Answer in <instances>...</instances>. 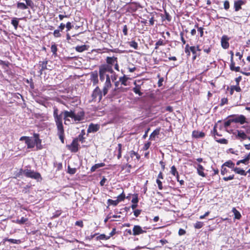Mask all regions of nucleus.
<instances>
[{
    "instance_id": "obj_1",
    "label": "nucleus",
    "mask_w": 250,
    "mask_h": 250,
    "mask_svg": "<svg viewBox=\"0 0 250 250\" xmlns=\"http://www.w3.org/2000/svg\"><path fill=\"white\" fill-rule=\"evenodd\" d=\"M53 115L57 125H62V120L65 125L69 124H78L83 123L84 120L85 113L82 110L79 111L64 110L60 114L58 109L54 108Z\"/></svg>"
},
{
    "instance_id": "obj_2",
    "label": "nucleus",
    "mask_w": 250,
    "mask_h": 250,
    "mask_svg": "<svg viewBox=\"0 0 250 250\" xmlns=\"http://www.w3.org/2000/svg\"><path fill=\"white\" fill-rule=\"evenodd\" d=\"M246 122L245 117L241 115L230 117L226 122H225L224 125H230L232 123L243 124Z\"/></svg>"
},
{
    "instance_id": "obj_3",
    "label": "nucleus",
    "mask_w": 250,
    "mask_h": 250,
    "mask_svg": "<svg viewBox=\"0 0 250 250\" xmlns=\"http://www.w3.org/2000/svg\"><path fill=\"white\" fill-rule=\"evenodd\" d=\"M227 126H214L213 130L212 131L214 138L215 137H221L225 132Z\"/></svg>"
},
{
    "instance_id": "obj_4",
    "label": "nucleus",
    "mask_w": 250,
    "mask_h": 250,
    "mask_svg": "<svg viewBox=\"0 0 250 250\" xmlns=\"http://www.w3.org/2000/svg\"><path fill=\"white\" fill-rule=\"evenodd\" d=\"M24 175L28 178L34 179H38L41 178V175L39 172H35L31 169H24Z\"/></svg>"
},
{
    "instance_id": "obj_5",
    "label": "nucleus",
    "mask_w": 250,
    "mask_h": 250,
    "mask_svg": "<svg viewBox=\"0 0 250 250\" xmlns=\"http://www.w3.org/2000/svg\"><path fill=\"white\" fill-rule=\"evenodd\" d=\"M66 147L71 152H77L79 150V145L77 142V139H74L71 144L67 145Z\"/></svg>"
},
{
    "instance_id": "obj_6",
    "label": "nucleus",
    "mask_w": 250,
    "mask_h": 250,
    "mask_svg": "<svg viewBox=\"0 0 250 250\" xmlns=\"http://www.w3.org/2000/svg\"><path fill=\"white\" fill-rule=\"evenodd\" d=\"M111 83L110 81V78L109 75H106V81L103 87L102 92L103 96H105L108 93V90L111 87Z\"/></svg>"
},
{
    "instance_id": "obj_7",
    "label": "nucleus",
    "mask_w": 250,
    "mask_h": 250,
    "mask_svg": "<svg viewBox=\"0 0 250 250\" xmlns=\"http://www.w3.org/2000/svg\"><path fill=\"white\" fill-rule=\"evenodd\" d=\"M103 94L99 86H97L93 90L92 94V100L96 101L98 99L99 101H100L103 97Z\"/></svg>"
},
{
    "instance_id": "obj_8",
    "label": "nucleus",
    "mask_w": 250,
    "mask_h": 250,
    "mask_svg": "<svg viewBox=\"0 0 250 250\" xmlns=\"http://www.w3.org/2000/svg\"><path fill=\"white\" fill-rule=\"evenodd\" d=\"M20 140L25 141L28 148H32L35 146L34 139H33L32 137L22 136L20 138Z\"/></svg>"
},
{
    "instance_id": "obj_9",
    "label": "nucleus",
    "mask_w": 250,
    "mask_h": 250,
    "mask_svg": "<svg viewBox=\"0 0 250 250\" xmlns=\"http://www.w3.org/2000/svg\"><path fill=\"white\" fill-rule=\"evenodd\" d=\"M146 231L143 230L142 228L139 225H135L132 229L133 236L139 235L141 234L146 233Z\"/></svg>"
},
{
    "instance_id": "obj_10",
    "label": "nucleus",
    "mask_w": 250,
    "mask_h": 250,
    "mask_svg": "<svg viewBox=\"0 0 250 250\" xmlns=\"http://www.w3.org/2000/svg\"><path fill=\"white\" fill-rule=\"evenodd\" d=\"M35 145L36 146L37 150H41L43 147L42 145V140L40 139L39 135L37 133L34 134Z\"/></svg>"
},
{
    "instance_id": "obj_11",
    "label": "nucleus",
    "mask_w": 250,
    "mask_h": 250,
    "mask_svg": "<svg viewBox=\"0 0 250 250\" xmlns=\"http://www.w3.org/2000/svg\"><path fill=\"white\" fill-rule=\"evenodd\" d=\"M234 134L235 135L236 138L241 141L245 140L248 138L247 134L242 130H236V131L234 133Z\"/></svg>"
},
{
    "instance_id": "obj_12",
    "label": "nucleus",
    "mask_w": 250,
    "mask_h": 250,
    "mask_svg": "<svg viewBox=\"0 0 250 250\" xmlns=\"http://www.w3.org/2000/svg\"><path fill=\"white\" fill-rule=\"evenodd\" d=\"M99 71L105 73L107 72L111 73L113 72L112 66L106 64L101 65L99 67Z\"/></svg>"
},
{
    "instance_id": "obj_13",
    "label": "nucleus",
    "mask_w": 250,
    "mask_h": 250,
    "mask_svg": "<svg viewBox=\"0 0 250 250\" xmlns=\"http://www.w3.org/2000/svg\"><path fill=\"white\" fill-rule=\"evenodd\" d=\"M58 126V133L60 139L62 143H64V132L63 126Z\"/></svg>"
},
{
    "instance_id": "obj_14",
    "label": "nucleus",
    "mask_w": 250,
    "mask_h": 250,
    "mask_svg": "<svg viewBox=\"0 0 250 250\" xmlns=\"http://www.w3.org/2000/svg\"><path fill=\"white\" fill-rule=\"evenodd\" d=\"M90 80L92 82L93 85L97 84L98 82V75L97 71H94L90 74Z\"/></svg>"
},
{
    "instance_id": "obj_15",
    "label": "nucleus",
    "mask_w": 250,
    "mask_h": 250,
    "mask_svg": "<svg viewBox=\"0 0 250 250\" xmlns=\"http://www.w3.org/2000/svg\"><path fill=\"white\" fill-rule=\"evenodd\" d=\"M192 136L193 138L198 139L203 138L205 136V134L202 131H199L198 130H194L192 131Z\"/></svg>"
},
{
    "instance_id": "obj_16",
    "label": "nucleus",
    "mask_w": 250,
    "mask_h": 250,
    "mask_svg": "<svg viewBox=\"0 0 250 250\" xmlns=\"http://www.w3.org/2000/svg\"><path fill=\"white\" fill-rule=\"evenodd\" d=\"M229 38L227 36H223L221 39V45L224 49H227L229 47L228 42Z\"/></svg>"
},
{
    "instance_id": "obj_17",
    "label": "nucleus",
    "mask_w": 250,
    "mask_h": 250,
    "mask_svg": "<svg viewBox=\"0 0 250 250\" xmlns=\"http://www.w3.org/2000/svg\"><path fill=\"white\" fill-rule=\"evenodd\" d=\"M106 64L111 65L112 66L114 63L117 62V58L115 57H107L106 59Z\"/></svg>"
},
{
    "instance_id": "obj_18",
    "label": "nucleus",
    "mask_w": 250,
    "mask_h": 250,
    "mask_svg": "<svg viewBox=\"0 0 250 250\" xmlns=\"http://www.w3.org/2000/svg\"><path fill=\"white\" fill-rule=\"evenodd\" d=\"M204 169H205L204 167L201 165L198 164L197 165V173L199 175H200L203 177H206V175L204 172Z\"/></svg>"
},
{
    "instance_id": "obj_19",
    "label": "nucleus",
    "mask_w": 250,
    "mask_h": 250,
    "mask_svg": "<svg viewBox=\"0 0 250 250\" xmlns=\"http://www.w3.org/2000/svg\"><path fill=\"white\" fill-rule=\"evenodd\" d=\"M244 2L241 0L235 1L234 3V7L235 11H238L241 9V6L244 4Z\"/></svg>"
},
{
    "instance_id": "obj_20",
    "label": "nucleus",
    "mask_w": 250,
    "mask_h": 250,
    "mask_svg": "<svg viewBox=\"0 0 250 250\" xmlns=\"http://www.w3.org/2000/svg\"><path fill=\"white\" fill-rule=\"evenodd\" d=\"M132 167V166L129 164H126L125 165H124L122 166L121 168L122 170L124 169L125 170V173L129 174L130 173L131 169Z\"/></svg>"
},
{
    "instance_id": "obj_21",
    "label": "nucleus",
    "mask_w": 250,
    "mask_h": 250,
    "mask_svg": "<svg viewBox=\"0 0 250 250\" xmlns=\"http://www.w3.org/2000/svg\"><path fill=\"white\" fill-rule=\"evenodd\" d=\"M104 166H105V164L104 163L96 164L91 167L90 171L91 172H93L95 171L97 169L102 167H103Z\"/></svg>"
},
{
    "instance_id": "obj_22",
    "label": "nucleus",
    "mask_w": 250,
    "mask_h": 250,
    "mask_svg": "<svg viewBox=\"0 0 250 250\" xmlns=\"http://www.w3.org/2000/svg\"><path fill=\"white\" fill-rule=\"evenodd\" d=\"M233 171L236 174H240V175H243V176L247 175V172H246L244 169H243L240 167H235V168H234Z\"/></svg>"
},
{
    "instance_id": "obj_23",
    "label": "nucleus",
    "mask_w": 250,
    "mask_h": 250,
    "mask_svg": "<svg viewBox=\"0 0 250 250\" xmlns=\"http://www.w3.org/2000/svg\"><path fill=\"white\" fill-rule=\"evenodd\" d=\"M134 84L135 85V87L133 88V92L136 94H138L139 96H142L143 95V93L140 91L141 85H137L136 82H134Z\"/></svg>"
},
{
    "instance_id": "obj_24",
    "label": "nucleus",
    "mask_w": 250,
    "mask_h": 250,
    "mask_svg": "<svg viewBox=\"0 0 250 250\" xmlns=\"http://www.w3.org/2000/svg\"><path fill=\"white\" fill-rule=\"evenodd\" d=\"M29 7V5H27V3H24L21 2H18L17 3V7L21 10H25Z\"/></svg>"
},
{
    "instance_id": "obj_25",
    "label": "nucleus",
    "mask_w": 250,
    "mask_h": 250,
    "mask_svg": "<svg viewBox=\"0 0 250 250\" xmlns=\"http://www.w3.org/2000/svg\"><path fill=\"white\" fill-rule=\"evenodd\" d=\"M223 166H225L228 167L229 168H232V170H234V168H235L234 167L235 164L231 160H229L225 162L223 164Z\"/></svg>"
},
{
    "instance_id": "obj_26",
    "label": "nucleus",
    "mask_w": 250,
    "mask_h": 250,
    "mask_svg": "<svg viewBox=\"0 0 250 250\" xmlns=\"http://www.w3.org/2000/svg\"><path fill=\"white\" fill-rule=\"evenodd\" d=\"M28 221V218L22 217L20 219H17L16 220H13V222L19 225H22L25 224Z\"/></svg>"
},
{
    "instance_id": "obj_27",
    "label": "nucleus",
    "mask_w": 250,
    "mask_h": 250,
    "mask_svg": "<svg viewBox=\"0 0 250 250\" xmlns=\"http://www.w3.org/2000/svg\"><path fill=\"white\" fill-rule=\"evenodd\" d=\"M21 19H18L17 18H13L11 20V24L13 25L15 29L17 30L18 28V26L19 25V20H21Z\"/></svg>"
},
{
    "instance_id": "obj_28",
    "label": "nucleus",
    "mask_w": 250,
    "mask_h": 250,
    "mask_svg": "<svg viewBox=\"0 0 250 250\" xmlns=\"http://www.w3.org/2000/svg\"><path fill=\"white\" fill-rule=\"evenodd\" d=\"M160 132V128H157L154 130L150 134L149 139L155 140V137L159 135Z\"/></svg>"
},
{
    "instance_id": "obj_29",
    "label": "nucleus",
    "mask_w": 250,
    "mask_h": 250,
    "mask_svg": "<svg viewBox=\"0 0 250 250\" xmlns=\"http://www.w3.org/2000/svg\"><path fill=\"white\" fill-rule=\"evenodd\" d=\"M232 211L233 212L234 215V219H240L241 218V215L240 212L237 210L235 208H233Z\"/></svg>"
},
{
    "instance_id": "obj_30",
    "label": "nucleus",
    "mask_w": 250,
    "mask_h": 250,
    "mask_svg": "<svg viewBox=\"0 0 250 250\" xmlns=\"http://www.w3.org/2000/svg\"><path fill=\"white\" fill-rule=\"evenodd\" d=\"M129 154L131 158H133L134 156H135L137 161H139L140 159V155L137 152H135L134 150H131L129 151Z\"/></svg>"
},
{
    "instance_id": "obj_31",
    "label": "nucleus",
    "mask_w": 250,
    "mask_h": 250,
    "mask_svg": "<svg viewBox=\"0 0 250 250\" xmlns=\"http://www.w3.org/2000/svg\"><path fill=\"white\" fill-rule=\"evenodd\" d=\"M75 49L79 52H82L85 50H87V47L86 45H83L81 46H77L76 47Z\"/></svg>"
},
{
    "instance_id": "obj_32",
    "label": "nucleus",
    "mask_w": 250,
    "mask_h": 250,
    "mask_svg": "<svg viewBox=\"0 0 250 250\" xmlns=\"http://www.w3.org/2000/svg\"><path fill=\"white\" fill-rule=\"evenodd\" d=\"M122 145L121 144H118V146L117 147L118 154H117V159H120L122 157Z\"/></svg>"
},
{
    "instance_id": "obj_33",
    "label": "nucleus",
    "mask_w": 250,
    "mask_h": 250,
    "mask_svg": "<svg viewBox=\"0 0 250 250\" xmlns=\"http://www.w3.org/2000/svg\"><path fill=\"white\" fill-rule=\"evenodd\" d=\"M99 129V126H89L87 129V132H95Z\"/></svg>"
},
{
    "instance_id": "obj_34",
    "label": "nucleus",
    "mask_w": 250,
    "mask_h": 250,
    "mask_svg": "<svg viewBox=\"0 0 250 250\" xmlns=\"http://www.w3.org/2000/svg\"><path fill=\"white\" fill-rule=\"evenodd\" d=\"M215 141L218 142V143L221 144H225L227 145L228 144V140L225 139V138H218L217 137H215L214 138Z\"/></svg>"
},
{
    "instance_id": "obj_35",
    "label": "nucleus",
    "mask_w": 250,
    "mask_h": 250,
    "mask_svg": "<svg viewBox=\"0 0 250 250\" xmlns=\"http://www.w3.org/2000/svg\"><path fill=\"white\" fill-rule=\"evenodd\" d=\"M234 62H231V63L230 65V69L232 71H235L236 72H239L240 70V67L239 66H234Z\"/></svg>"
},
{
    "instance_id": "obj_36",
    "label": "nucleus",
    "mask_w": 250,
    "mask_h": 250,
    "mask_svg": "<svg viewBox=\"0 0 250 250\" xmlns=\"http://www.w3.org/2000/svg\"><path fill=\"white\" fill-rule=\"evenodd\" d=\"M4 241H8L13 244H20L21 243V241L20 239H9L8 238H6L4 239Z\"/></svg>"
},
{
    "instance_id": "obj_37",
    "label": "nucleus",
    "mask_w": 250,
    "mask_h": 250,
    "mask_svg": "<svg viewBox=\"0 0 250 250\" xmlns=\"http://www.w3.org/2000/svg\"><path fill=\"white\" fill-rule=\"evenodd\" d=\"M119 202L117 200H113L112 199H109L107 200V203L108 206L113 205L114 206H116L118 204Z\"/></svg>"
},
{
    "instance_id": "obj_38",
    "label": "nucleus",
    "mask_w": 250,
    "mask_h": 250,
    "mask_svg": "<svg viewBox=\"0 0 250 250\" xmlns=\"http://www.w3.org/2000/svg\"><path fill=\"white\" fill-rule=\"evenodd\" d=\"M204 226V223L201 221H197L194 224V227L196 229H200L202 228Z\"/></svg>"
},
{
    "instance_id": "obj_39",
    "label": "nucleus",
    "mask_w": 250,
    "mask_h": 250,
    "mask_svg": "<svg viewBox=\"0 0 250 250\" xmlns=\"http://www.w3.org/2000/svg\"><path fill=\"white\" fill-rule=\"evenodd\" d=\"M190 51L192 53L193 56L192 58L193 60H195L196 58L197 55H196V50L195 46H190L189 47Z\"/></svg>"
},
{
    "instance_id": "obj_40",
    "label": "nucleus",
    "mask_w": 250,
    "mask_h": 250,
    "mask_svg": "<svg viewBox=\"0 0 250 250\" xmlns=\"http://www.w3.org/2000/svg\"><path fill=\"white\" fill-rule=\"evenodd\" d=\"M125 199V195L124 191L122 192L119 195L117 196V200L119 202H120L121 201H123Z\"/></svg>"
},
{
    "instance_id": "obj_41",
    "label": "nucleus",
    "mask_w": 250,
    "mask_h": 250,
    "mask_svg": "<svg viewBox=\"0 0 250 250\" xmlns=\"http://www.w3.org/2000/svg\"><path fill=\"white\" fill-rule=\"evenodd\" d=\"M108 239H109V237H108L107 235H105L104 234H100L96 238V240L97 241L101 240H108Z\"/></svg>"
},
{
    "instance_id": "obj_42",
    "label": "nucleus",
    "mask_w": 250,
    "mask_h": 250,
    "mask_svg": "<svg viewBox=\"0 0 250 250\" xmlns=\"http://www.w3.org/2000/svg\"><path fill=\"white\" fill-rule=\"evenodd\" d=\"M41 64L40 65L42 66V68L40 70V74H42V71L46 69V64H47V61H43L42 62H40Z\"/></svg>"
},
{
    "instance_id": "obj_43",
    "label": "nucleus",
    "mask_w": 250,
    "mask_h": 250,
    "mask_svg": "<svg viewBox=\"0 0 250 250\" xmlns=\"http://www.w3.org/2000/svg\"><path fill=\"white\" fill-rule=\"evenodd\" d=\"M138 194L137 193L133 194V197L131 200V202L134 204H138Z\"/></svg>"
},
{
    "instance_id": "obj_44",
    "label": "nucleus",
    "mask_w": 250,
    "mask_h": 250,
    "mask_svg": "<svg viewBox=\"0 0 250 250\" xmlns=\"http://www.w3.org/2000/svg\"><path fill=\"white\" fill-rule=\"evenodd\" d=\"M127 79H128V78L127 77H126L125 76H124L122 77H120L119 78V81L121 82L122 84L126 86V85H127L126 82H127Z\"/></svg>"
},
{
    "instance_id": "obj_45",
    "label": "nucleus",
    "mask_w": 250,
    "mask_h": 250,
    "mask_svg": "<svg viewBox=\"0 0 250 250\" xmlns=\"http://www.w3.org/2000/svg\"><path fill=\"white\" fill-rule=\"evenodd\" d=\"M170 173L173 176H175L178 173V172L177 171L176 167L175 166H173L171 167Z\"/></svg>"
},
{
    "instance_id": "obj_46",
    "label": "nucleus",
    "mask_w": 250,
    "mask_h": 250,
    "mask_svg": "<svg viewBox=\"0 0 250 250\" xmlns=\"http://www.w3.org/2000/svg\"><path fill=\"white\" fill-rule=\"evenodd\" d=\"M250 160V152L245 156V158L243 159L244 162V164L248 165L249 163Z\"/></svg>"
},
{
    "instance_id": "obj_47",
    "label": "nucleus",
    "mask_w": 250,
    "mask_h": 250,
    "mask_svg": "<svg viewBox=\"0 0 250 250\" xmlns=\"http://www.w3.org/2000/svg\"><path fill=\"white\" fill-rule=\"evenodd\" d=\"M51 50L52 52L53 53V54L55 56H56L57 51L58 49L57 45L55 44H53L51 45Z\"/></svg>"
},
{
    "instance_id": "obj_48",
    "label": "nucleus",
    "mask_w": 250,
    "mask_h": 250,
    "mask_svg": "<svg viewBox=\"0 0 250 250\" xmlns=\"http://www.w3.org/2000/svg\"><path fill=\"white\" fill-rule=\"evenodd\" d=\"M164 45L163 40L160 39L157 42H156V43H155V49H158L159 48V46L160 45Z\"/></svg>"
},
{
    "instance_id": "obj_49",
    "label": "nucleus",
    "mask_w": 250,
    "mask_h": 250,
    "mask_svg": "<svg viewBox=\"0 0 250 250\" xmlns=\"http://www.w3.org/2000/svg\"><path fill=\"white\" fill-rule=\"evenodd\" d=\"M75 139H77V142L79 141L81 142L82 143H83L85 142V138L84 136H83L82 135H79Z\"/></svg>"
},
{
    "instance_id": "obj_50",
    "label": "nucleus",
    "mask_w": 250,
    "mask_h": 250,
    "mask_svg": "<svg viewBox=\"0 0 250 250\" xmlns=\"http://www.w3.org/2000/svg\"><path fill=\"white\" fill-rule=\"evenodd\" d=\"M129 45L133 48L137 49L138 48V43L134 41H131L129 42Z\"/></svg>"
},
{
    "instance_id": "obj_51",
    "label": "nucleus",
    "mask_w": 250,
    "mask_h": 250,
    "mask_svg": "<svg viewBox=\"0 0 250 250\" xmlns=\"http://www.w3.org/2000/svg\"><path fill=\"white\" fill-rule=\"evenodd\" d=\"M77 169L76 168H71L70 166L68 167V173L70 174H74L76 172Z\"/></svg>"
},
{
    "instance_id": "obj_52",
    "label": "nucleus",
    "mask_w": 250,
    "mask_h": 250,
    "mask_svg": "<svg viewBox=\"0 0 250 250\" xmlns=\"http://www.w3.org/2000/svg\"><path fill=\"white\" fill-rule=\"evenodd\" d=\"M156 182L158 185L159 189L162 190L163 189L162 182L159 179H156Z\"/></svg>"
},
{
    "instance_id": "obj_53",
    "label": "nucleus",
    "mask_w": 250,
    "mask_h": 250,
    "mask_svg": "<svg viewBox=\"0 0 250 250\" xmlns=\"http://www.w3.org/2000/svg\"><path fill=\"white\" fill-rule=\"evenodd\" d=\"M107 74H106L105 73H103L100 71H99V76H100V79L101 81H104L105 78V77H106V75Z\"/></svg>"
},
{
    "instance_id": "obj_54",
    "label": "nucleus",
    "mask_w": 250,
    "mask_h": 250,
    "mask_svg": "<svg viewBox=\"0 0 250 250\" xmlns=\"http://www.w3.org/2000/svg\"><path fill=\"white\" fill-rule=\"evenodd\" d=\"M151 144V143L150 142H147L146 143L143 147V150L144 151L147 150L149 148Z\"/></svg>"
},
{
    "instance_id": "obj_55",
    "label": "nucleus",
    "mask_w": 250,
    "mask_h": 250,
    "mask_svg": "<svg viewBox=\"0 0 250 250\" xmlns=\"http://www.w3.org/2000/svg\"><path fill=\"white\" fill-rule=\"evenodd\" d=\"M228 172V170L225 166H223V165L221 166V174L223 175H225Z\"/></svg>"
},
{
    "instance_id": "obj_56",
    "label": "nucleus",
    "mask_w": 250,
    "mask_h": 250,
    "mask_svg": "<svg viewBox=\"0 0 250 250\" xmlns=\"http://www.w3.org/2000/svg\"><path fill=\"white\" fill-rule=\"evenodd\" d=\"M224 8L225 10H228L229 8V2L228 0H225L224 2Z\"/></svg>"
},
{
    "instance_id": "obj_57",
    "label": "nucleus",
    "mask_w": 250,
    "mask_h": 250,
    "mask_svg": "<svg viewBox=\"0 0 250 250\" xmlns=\"http://www.w3.org/2000/svg\"><path fill=\"white\" fill-rule=\"evenodd\" d=\"M53 35L55 37H60L61 36V34L60 33L59 29L55 30L53 33Z\"/></svg>"
},
{
    "instance_id": "obj_58",
    "label": "nucleus",
    "mask_w": 250,
    "mask_h": 250,
    "mask_svg": "<svg viewBox=\"0 0 250 250\" xmlns=\"http://www.w3.org/2000/svg\"><path fill=\"white\" fill-rule=\"evenodd\" d=\"M234 178V175H229L228 177H223V179L225 181H228L233 179Z\"/></svg>"
},
{
    "instance_id": "obj_59",
    "label": "nucleus",
    "mask_w": 250,
    "mask_h": 250,
    "mask_svg": "<svg viewBox=\"0 0 250 250\" xmlns=\"http://www.w3.org/2000/svg\"><path fill=\"white\" fill-rule=\"evenodd\" d=\"M141 211H142V210H141V209H137L134 210L133 211L134 216L136 217H138L140 215V214H141Z\"/></svg>"
},
{
    "instance_id": "obj_60",
    "label": "nucleus",
    "mask_w": 250,
    "mask_h": 250,
    "mask_svg": "<svg viewBox=\"0 0 250 250\" xmlns=\"http://www.w3.org/2000/svg\"><path fill=\"white\" fill-rule=\"evenodd\" d=\"M75 225L79 226L81 228L83 227V223L82 220L77 221L75 222Z\"/></svg>"
},
{
    "instance_id": "obj_61",
    "label": "nucleus",
    "mask_w": 250,
    "mask_h": 250,
    "mask_svg": "<svg viewBox=\"0 0 250 250\" xmlns=\"http://www.w3.org/2000/svg\"><path fill=\"white\" fill-rule=\"evenodd\" d=\"M232 90H235L237 92H240L241 89L238 85L231 86Z\"/></svg>"
},
{
    "instance_id": "obj_62",
    "label": "nucleus",
    "mask_w": 250,
    "mask_h": 250,
    "mask_svg": "<svg viewBox=\"0 0 250 250\" xmlns=\"http://www.w3.org/2000/svg\"><path fill=\"white\" fill-rule=\"evenodd\" d=\"M23 174L24 175V170L21 168L20 169L19 171L17 173L16 176L19 177Z\"/></svg>"
},
{
    "instance_id": "obj_63",
    "label": "nucleus",
    "mask_w": 250,
    "mask_h": 250,
    "mask_svg": "<svg viewBox=\"0 0 250 250\" xmlns=\"http://www.w3.org/2000/svg\"><path fill=\"white\" fill-rule=\"evenodd\" d=\"M186 233V231L185 229H180L178 231V234L180 236L185 235Z\"/></svg>"
},
{
    "instance_id": "obj_64",
    "label": "nucleus",
    "mask_w": 250,
    "mask_h": 250,
    "mask_svg": "<svg viewBox=\"0 0 250 250\" xmlns=\"http://www.w3.org/2000/svg\"><path fill=\"white\" fill-rule=\"evenodd\" d=\"M66 27L67 28V31H69L73 27V25H72L70 22H67L66 24Z\"/></svg>"
}]
</instances>
